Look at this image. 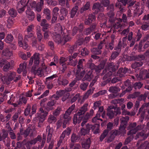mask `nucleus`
<instances>
[{
	"label": "nucleus",
	"instance_id": "nucleus-1",
	"mask_svg": "<svg viewBox=\"0 0 149 149\" xmlns=\"http://www.w3.org/2000/svg\"><path fill=\"white\" fill-rule=\"evenodd\" d=\"M122 2L124 6L126 4L128 5V10L127 11V17H130L132 16L131 10L133 11L134 16H138L139 17L143 13V10L140 8V3L139 2L135 4L132 0H118Z\"/></svg>",
	"mask_w": 149,
	"mask_h": 149
},
{
	"label": "nucleus",
	"instance_id": "nucleus-2",
	"mask_svg": "<svg viewBox=\"0 0 149 149\" xmlns=\"http://www.w3.org/2000/svg\"><path fill=\"white\" fill-rule=\"evenodd\" d=\"M77 60H73L72 59L71 56H69L67 58L61 57L59 62L60 64L59 68V73H66L68 71L67 66L68 65L75 66L77 65Z\"/></svg>",
	"mask_w": 149,
	"mask_h": 149
},
{
	"label": "nucleus",
	"instance_id": "nucleus-3",
	"mask_svg": "<svg viewBox=\"0 0 149 149\" xmlns=\"http://www.w3.org/2000/svg\"><path fill=\"white\" fill-rule=\"evenodd\" d=\"M64 26H61L60 24H56V43L64 45L66 42L71 39L68 35L63 36V30L65 29Z\"/></svg>",
	"mask_w": 149,
	"mask_h": 149
},
{
	"label": "nucleus",
	"instance_id": "nucleus-4",
	"mask_svg": "<svg viewBox=\"0 0 149 149\" xmlns=\"http://www.w3.org/2000/svg\"><path fill=\"white\" fill-rule=\"evenodd\" d=\"M90 130H91L95 134H97L99 132V123H97L95 125H90L88 123L85 125V127H83L81 129L80 133L81 136H84L88 134Z\"/></svg>",
	"mask_w": 149,
	"mask_h": 149
},
{
	"label": "nucleus",
	"instance_id": "nucleus-5",
	"mask_svg": "<svg viewBox=\"0 0 149 149\" xmlns=\"http://www.w3.org/2000/svg\"><path fill=\"white\" fill-rule=\"evenodd\" d=\"M145 59V56L141 54L137 56H127V59L129 61L136 60L138 61L133 63L132 65V68L138 69L139 67L143 64L142 61Z\"/></svg>",
	"mask_w": 149,
	"mask_h": 149
},
{
	"label": "nucleus",
	"instance_id": "nucleus-6",
	"mask_svg": "<svg viewBox=\"0 0 149 149\" xmlns=\"http://www.w3.org/2000/svg\"><path fill=\"white\" fill-rule=\"evenodd\" d=\"M36 2L33 1L32 3L28 1L27 3V9L26 11V17L30 21L33 20L35 18V15L33 12L32 11V9L35 8Z\"/></svg>",
	"mask_w": 149,
	"mask_h": 149
},
{
	"label": "nucleus",
	"instance_id": "nucleus-7",
	"mask_svg": "<svg viewBox=\"0 0 149 149\" xmlns=\"http://www.w3.org/2000/svg\"><path fill=\"white\" fill-rule=\"evenodd\" d=\"M84 61V59H80L77 65V71L76 75L77 77L79 80L81 79L84 77L85 72V70L84 69L83 63Z\"/></svg>",
	"mask_w": 149,
	"mask_h": 149
},
{
	"label": "nucleus",
	"instance_id": "nucleus-8",
	"mask_svg": "<svg viewBox=\"0 0 149 149\" xmlns=\"http://www.w3.org/2000/svg\"><path fill=\"white\" fill-rule=\"evenodd\" d=\"M121 113V110L119 108L116 109L113 106H109L107 109V116L109 118L111 119L115 116L119 115Z\"/></svg>",
	"mask_w": 149,
	"mask_h": 149
},
{
	"label": "nucleus",
	"instance_id": "nucleus-9",
	"mask_svg": "<svg viewBox=\"0 0 149 149\" xmlns=\"http://www.w3.org/2000/svg\"><path fill=\"white\" fill-rule=\"evenodd\" d=\"M107 15L109 17V21L110 22L113 23L115 21L114 18L115 15L114 13V5L111 4L107 6Z\"/></svg>",
	"mask_w": 149,
	"mask_h": 149
},
{
	"label": "nucleus",
	"instance_id": "nucleus-10",
	"mask_svg": "<svg viewBox=\"0 0 149 149\" xmlns=\"http://www.w3.org/2000/svg\"><path fill=\"white\" fill-rule=\"evenodd\" d=\"M136 123H134L130 125L128 129L130 130V131L127 132V134L128 135H132L136 133L138 130L142 128V127L141 125H138L136 127Z\"/></svg>",
	"mask_w": 149,
	"mask_h": 149
},
{
	"label": "nucleus",
	"instance_id": "nucleus-11",
	"mask_svg": "<svg viewBox=\"0 0 149 149\" xmlns=\"http://www.w3.org/2000/svg\"><path fill=\"white\" fill-rule=\"evenodd\" d=\"M33 58L34 60V65L32 68L31 71L33 72L34 73H36V70L34 68V66L36 67V66L39 63V53H35L33 56H32L30 59L29 63V65L31 66L33 64Z\"/></svg>",
	"mask_w": 149,
	"mask_h": 149
},
{
	"label": "nucleus",
	"instance_id": "nucleus-12",
	"mask_svg": "<svg viewBox=\"0 0 149 149\" xmlns=\"http://www.w3.org/2000/svg\"><path fill=\"white\" fill-rule=\"evenodd\" d=\"M0 67H3V70L4 71H7L10 68V66H13L14 64V62L13 60H11L10 62L0 58Z\"/></svg>",
	"mask_w": 149,
	"mask_h": 149
},
{
	"label": "nucleus",
	"instance_id": "nucleus-13",
	"mask_svg": "<svg viewBox=\"0 0 149 149\" xmlns=\"http://www.w3.org/2000/svg\"><path fill=\"white\" fill-rule=\"evenodd\" d=\"M102 74H105L103 78V80H104L102 83V85L104 86L107 83H109L111 81V76L112 75L113 73L112 72L108 71L107 70H104Z\"/></svg>",
	"mask_w": 149,
	"mask_h": 149
},
{
	"label": "nucleus",
	"instance_id": "nucleus-14",
	"mask_svg": "<svg viewBox=\"0 0 149 149\" xmlns=\"http://www.w3.org/2000/svg\"><path fill=\"white\" fill-rule=\"evenodd\" d=\"M38 114L40 122H42L45 120V117L47 115L48 112L46 111L43 110L42 108H41L40 109Z\"/></svg>",
	"mask_w": 149,
	"mask_h": 149
},
{
	"label": "nucleus",
	"instance_id": "nucleus-15",
	"mask_svg": "<svg viewBox=\"0 0 149 149\" xmlns=\"http://www.w3.org/2000/svg\"><path fill=\"white\" fill-rule=\"evenodd\" d=\"M86 71V72L85 71V75L82 78V81H90L93 77V72L92 70H87Z\"/></svg>",
	"mask_w": 149,
	"mask_h": 149
},
{
	"label": "nucleus",
	"instance_id": "nucleus-16",
	"mask_svg": "<svg viewBox=\"0 0 149 149\" xmlns=\"http://www.w3.org/2000/svg\"><path fill=\"white\" fill-rule=\"evenodd\" d=\"M96 27V24L95 23L92 24L91 26L84 29L83 31V34L86 35L90 34L92 32L95 31Z\"/></svg>",
	"mask_w": 149,
	"mask_h": 149
},
{
	"label": "nucleus",
	"instance_id": "nucleus-17",
	"mask_svg": "<svg viewBox=\"0 0 149 149\" xmlns=\"http://www.w3.org/2000/svg\"><path fill=\"white\" fill-rule=\"evenodd\" d=\"M91 4L90 1H88L83 5V6L80 8L79 12L81 14H82L86 11H88L91 9Z\"/></svg>",
	"mask_w": 149,
	"mask_h": 149
},
{
	"label": "nucleus",
	"instance_id": "nucleus-18",
	"mask_svg": "<svg viewBox=\"0 0 149 149\" xmlns=\"http://www.w3.org/2000/svg\"><path fill=\"white\" fill-rule=\"evenodd\" d=\"M2 55L7 59H10L13 56L12 52L8 48H5L3 50Z\"/></svg>",
	"mask_w": 149,
	"mask_h": 149
},
{
	"label": "nucleus",
	"instance_id": "nucleus-19",
	"mask_svg": "<svg viewBox=\"0 0 149 149\" xmlns=\"http://www.w3.org/2000/svg\"><path fill=\"white\" fill-rule=\"evenodd\" d=\"M131 71L126 67L124 68H120L118 70L117 73V75L121 78L125 76V74L127 73H130Z\"/></svg>",
	"mask_w": 149,
	"mask_h": 149
},
{
	"label": "nucleus",
	"instance_id": "nucleus-20",
	"mask_svg": "<svg viewBox=\"0 0 149 149\" xmlns=\"http://www.w3.org/2000/svg\"><path fill=\"white\" fill-rule=\"evenodd\" d=\"M149 46V41H147L145 43V42L141 41L140 42L138 50L139 52L143 51L145 49H146Z\"/></svg>",
	"mask_w": 149,
	"mask_h": 149
},
{
	"label": "nucleus",
	"instance_id": "nucleus-21",
	"mask_svg": "<svg viewBox=\"0 0 149 149\" xmlns=\"http://www.w3.org/2000/svg\"><path fill=\"white\" fill-rule=\"evenodd\" d=\"M26 5V3L25 1H20L18 3L17 8L19 13H22L24 10V7Z\"/></svg>",
	"mask_w": 149,
	"mask_h": 149
},
{
	"label": "nucleus",
	"instance_id": "nucleus-22",
	"mask_svg": "<svg viewBox=\"0 0 149 149\" xmlns=\"http://www.w3.org/2000/svg\"><path fill=\"white\" fill-rule=\"evenodd\" d=\"M102 7L100 4L99 3H94L93 6L92 10L94 12L93 13L96 14L98 13L101 10Z\"/></svg>",
	"mask_w": 149,
	"mask_h": 149
},
{
	"label": "nucleus",
	"instance_id": "nucleus-23",
	"mask_svg": "<svg viewBox=\"0 0 149 149\" xmlns=\"http://www.w3.org/2000/svg\"><path fill=\"white\" fill-rule=\"evenodd\" d=\"M71 119V118L70 116L64 115L63 119H62L63 120L62 126L63 128H65L67 125H69Z\"/></svg>",
	"mask_w": 149,
	"mask_h": 149
},
{
	"label": "nucleus",
	"instance_id": "nucleus-24",
	"mask_svg": "<svg viewBox=\"0 0 149 149\" xmlns=\"http://www.w3.org/2000/svg\"><path fill=\"white\" fill-rule=\"evenodd\" d=\"M26 62H24L23 63H21L19 65V68L17 70L18 73L20 74L21 72H23L24 74H26Z\"/></svg>",
	"mask_w": 149,
	"mask_h": 149
},
{
	"label": "nucleus",
	"instance_id": "nucleus-25",
	"mask_svg": "<svg viewBox=\"0 0 149 149\" xmlns=\"http://www.w3.org/2000/svg\"><path fill=\"white\" fill-rule=\"evenodd\" d=\"M57 83L59 85L65 86L68 84L69 81L68 80L64 78H63L61 76L58 78Z\"/></svg>",
	"mask_w": 149,
	"mask_h": 149
},
{
	"label": "nucleus",
	"instance_id": "nucleus-26",
	"mask_svg": "<svg viewBox=\"0 0 149 149\" xmlns=\"http://www.w3.org/2000/svg\"><path fill=\"white\" fill-rule=\"evenodd\" d=\"M91 143V141L90 138H88L86 140L82 141V147L85 149H89L90 147Z\"/></svg>",
	"mask_w": 149,
	"mask_h": 149
},
{
	"label": "nucleus",
	"instance_id": "nucleus-27",
	"mask_svg": "<svg viewBox=\"0 0 149 149\" xmlns=\"http://www.w3.org/2000/svg\"><path fill=\"white\" fill-rule=\"evenodd\" d=\"M22 38L21 35H19L18 37V44L21 47H22L23 48L25 49H26L28 47V46L27 44L26 43H24V44L22 42Z\"/></svg>",
	"mask_w": 149,
	"mask_h": 149
},
{
	"label": "nucleus",
	"instance_id": "nucleus-28",
	"mask_svg": "<svg viewBox=\"0 0 149 149\" xmlns=\"http://www.w3.org/2000/svg\"><path fill=\"white\" fill-rule=\"evenodd\" d=\"M88 105V104H84L78 111L77 115H81L84 114L87 110Z\"/></svg>",
	"mask_w": 149,
	"mask_h": 149
},
{
	"label": "nucleus",
	"instance_id": "nucleus-29",
	"mask_svg": "<svg viewBox=\"0 0 149 149\" xmlns=\"http://www.w3.org/2000/svg\"><path fill=\"white\" fill-rule=\"evenodd\" d=\"M81 138L80 134L76 135V134L73 133L71 136V139L72 142H78Z\"/></svg>",
	"mask_w": 149,
	"mask_h": 149
},
{
	"label": "nucleus",
	"instance_id": "nucleus-30",
	"mask_svg": "<svg viewBox=\"0 0 149 149\" xmlns=\"http://www.w3.org/2000/svg\"><path fill=\"white\" fill-rule=\"evenodd\" d=\"M104 64L100 63L98 66H96L94 70L97 74H99L101 70L103 69L104 67Z\"/></svg>",
	"mask_w": 149,
	"mask_h": 149
},
{
	"label": "nucleus",
	"instance_id": "nucleus-31",
	"mask_svg": "<svg viewBox=\"0 0 149 149\" xmlns=\"http://www.w3.org/2000/svg\"><path fill=\"white\" fill-rule=\"evenodd\" d=\"M81 51V53L80 54L82 56L84 57L88 56L90 53L89 50L85 47L82 48Z\"/></svg>",
	"mask_w": 149,
	"mask_h": 149
},
{
	"label": "nucleus",
	"instance_id": "nucleus-32",
	"mask_svg": "<svg viewBox=\"0 0 149 149\" xmlns=\"http://www.w3.org/2000/svg\"><path fill=\"white\" fill-rule=\"evenodd\" d=\"M43 15L45 16L46 19L49 20L51 19L50 12L47 8H45L43 11Z\"/></svg>",
	"mask_w": 149,
	"mask_h": 149
},
{
	"label": "nucleus",
	"instance_id": "nucleus-33",
	"mask_svg": "<svg viewBox=\"0 0 149 149\" xmlns=\"http://www.w3.org/2000/svg\"><path fill=\"white\" fill-rule=\"evenodd\" d=\"M115 67V65L113 63H109L108 65L107 70L112 72L113 73L116 70Z\"/></svg>",
	"mask_w": 149,
	"mask_h": 149
},
{
	"label": "nucleus",
	"instance_id": "nucleus-34",
	"mask_svg": "<svg viewBox=\"0 0 149 149\" xmlns=\"http://www.w3.org/2000/svg\"><path fill=\"white\" fill-rule=\"evenodd\" d=\"M149 107V102L143 104L141 107L139 109L138 113V114H140L141 113V116H142L144 113V112L143 111V109L145 107Z\"/></svg>",
	"mask_w": 149,
	"mask_h": 149
},
{
	"label": "nucleus",
	"instance_id": "nucleus-35",
	"mask_svg": "<svg viewBox=\"0 0 149 149\" xmlns=\"http://www.w3.org/2000/svg\"><path fill=\"white\" fill-rule=\"evenodd\" d=\"M120 90V88L116 86H111L109 88V91L111 93L116 94Z\"/></svg>",
	"mask_w": 149,
	"mask_h": 149
},
{
	"label": "nucleus",
	"instance_id": "nucleus-36",
	"mask_svg": "<svg viewBox=\"0 0 149 149\" xmlns=\"http://www.w3.org/2000/svg\"><path fill=\"white\" fill-rule=\"evenodd\" d=\"M75 107V106L74 104L72 105L67 110L64 115L70 116H69L70 115L72 111L74 109Z\"/></svg>",
	"mask_w": 149,
	"mask_h": 149
},
{
	"label": "nucleus",
	"instance_id": "nucleus-37",
	"mask_svg": "<svg viewBox=\"0 0 149 149\" xmlns=\"http://www.w3.org/2000/svg\"><path fill=\"white\" fill-rule=\"evenodd\" d=\"M8 80L10 81L14 79L16 76V73L14 72H10L8 73Z\"/></svg>",
	"mask_w": 149,
	"mask_h": 149
},
{
	"label": "nucleus",
	"instance_id": "nucleus-38",
	"mask_svg": "<svg viewBox=\"0 0 149 149\" xmlns=\"http://www.w3.org/2000/svg\"><path fill=\"white\" fill-rule=\"evenodd\" d=\"M146 130H142L141 132L139 133L138 135L139 136H143V139L144 140L146 139L148 135V133L146 132Z\"/></svg>",
	"mask_w": 149,
	"mask_h": 149
},
{
	"label": "nucleus",
	"instance_id": "nucleus-39",
	"mask_svg": "<svg viewBox=\"0 0 149 149\" xmlns=\"http://www.w3.org/2000/svg\"><path fill=\"white\" fill-rule=\"evenodd\" d=\"M79 8V7L78 6H76L74 7L71 12V17L73 18L76 15Z\"/></svg>",
	"mask_w": 149,
	"mask_h": 149
},
{
	"label": "nucleus",
	"instance_id": "nucleus-40",
	"mask_svg": "<svg viewBox=\"0 0 149 149\" xmlns=\"http://www.w3.org/2000/svg\"><path fill=\"white\" fill-rule=\"evenodd\" d=\"M43 4V0H40V1L39 3H38L36 5V6H35V8L36 9V10L38 12H40L41 10V6ZM36 6V4H35Z\"/></svg>",
	"mask_w": 149,
	"mask_h": 149
},
{
	"label": "nucleus",
	"instance_id": "nucleus-41",
	"mask_svg": "<svg viewBox=\"0 0 149 149\" xmlns=\"http://www.w3.org/2000/svg\"><path fill=\"white\" fill-rule=\"evenodd\" d=\"M88 84L89 83L88 82H83L81 83L79 85L80 89L83 91H86Z\"/></svg>",
	"mask_w": 149,
	"mask_h": 149
},
{
	"label": "nucleus",
	"instance_id": "nucleus-42",
	"mask_svg": "<svg viewBox=\"0 0 149 149\" xmlns=\"http://www.w3.org/2000/svg\"><path fill=\"white\" fill-rule=\"evenodd\" d=\"M14 19L12 17H9L7 20V26L8 28H10L14 23Z\"/></svg>",
	"mask_w": 149,
	"mask_h": 149
},
{
	"label": "nucleus",
	"instance_id": "nucleus-43",
	"mask_svg": "<svg viewBox=\"0 0 149 149\" xmlns=\"http://www.w3.org/2000/svg\"><path fill=\"white\" fill-rule=\"evenodd\" d=\"M91 51L93 54L97 55L101 54L102 53L101 51L97 47L93 48L91 49Z\"/></svg>",
	"mask_w": 149,
	"mask_h": 149
},
{
	"label": "nucleus",
	"instance_id": "nucleus-44",
	"mask_svg": "<svg viewBox=\"0 0 149 149\" xmlns=\"http://www.w3.org/2000/svg\"><path fill=\"white\" fill-rule=\"evenodd\" d=\"M147 148H149V143L146 141L141 144L137 149H146Z\"/></svg>",
	"mask_w": 149,
	"mask_h": 149
},
{
	"label": "nucleus",
	"instance_id": "nucleus-45",
	"mask_svg": "<svg viewBox=\"0 0 149 149\" xmlns=\"http://www.w3.org/2000/svg\"><path fill=\"white\" fill-rule=\"evenodd\" d=\"M52 101L49 102L47 104V105L49 106H53L54 104V102L56 100V95H53L51 97Z\"/></svg>",
	"mask_w": 149,
	"mask_h": 149
},
{
	"label": "nucleus",
	"instance_id": "nucleus-46",
	"mask_svg": "<svg viewBox=\"0 0 149 149\" xmlns=\"http://www.w3.org/2000/svg\"><path fill=\"white\" fill-rule=\"evenodd\" d=\"M108 133V130H105L100 137V141H102L104 139Z\"/></svg>",
	"mask_w": 149,
	"mask_h": 149
},
{
	"label": "nucleus",
	"instance_id": "nucleus-47",
	"mask_svg": "<svg viewBox=\"0 0 149 149\" xmlns=\"http://www.w3.org/2000/svg\"><path fill=\"white\" fill-rule=\"evenodd\" d=\"M13 38L12 35L8 34L4 40L7 43H10L13 40Z\"/></svg>",
	"mask_w": 149,
	"mask_h": 149
},
{
	"label": "nucleus",
	"instance_id": "nucleus-48",
	"mask_svg": "<svg viewBox=\"0 0 149 149\" xmlns=\"http://www.w3.org/2000/svg\"><path fill=\"white\" fill-rule=\"evenodd\" d=\"M94 89V88H90L87 91L86 93L85 94L84 97L85 98H88L90 95L91 94L93 93Z\"/></svg>",
	"mask_w": 149,
	"mask_h": 149
},
{
	"label": "nucleus",
	"instance_id": "nucleus-49",
	"mask_svg": "<svg viewBox=\"0 0 149 149\" xmlns=\"http://www.w3.org/2000/svg\"><path fill=\"white\" fill-rule=\"evenodd\" d=\"M122 80V78L120 77L117 76L114 77L112 79H111V83L112 84H115L118 81H120Z\"/></svg>",
	"mask_w": 149,
	"mask_h": 149
},
{
	"label": "nucleus",
	"instance_id": "nucleus-50",
	"mask_svg": "<svg viewBox=\"0 0 149 149\" xmlns=\"http://www.w3.org/2000/svg\"><path fill=\"white\" fill-rule=\"evenodd\" d=\"M140 95V92H135L132 94L130 95H129V97L130 98H135L138 97Z\"/></svg>",
	"mask_w": 149,
	"mask_h": 149
},
{
	"label": "nucleus",
	"instance_id": "nucleus-51",
	"mask_svg": "<svg viewBox=\"0 0 149 149\" xmlns=\"http://www.w3.org/2000/svg\"><path fill=\"white\" fill-rule=\"evenodd\" d=\"M121 27V25L120 23L117 21L116 23L113 24V26L111 28V29L112 30H115L120 28Z\"/></svg>",
	"mask_w": 149,
	"mask_h": 149
},
{
	"label": "nucleus",
	"instance_id": "nucleus-52",
	"mask_svg": "<svg viewBox=\"0 0 149 149\" xmlns=\"http://www.w3.org/2000/svg\"><path fill=\"white\" fill-rule=\"evenodd\" d=\"M9 14L12 17H15L17 15V12L13 8L10 9L8 11Z\"/></svg>",
	"mask_w": 149,
	"mask_h": 149
},
{
	"label": "nucleus",
	"instance_id": "nucleus-53",
	"mask_svg": "<svg viewBox=\"0 0 149 149\" xmlns=\"http://www.w3.org/2000/svg\"><path fill=\"white\" fill-rule=\"evenodd\" d=\"M79 100L80 99V94L79 93H77L70 100V103L71 104L73 103L77 99H78V101L79 100Z\"/></svg>",
	"mask_w": 149,
	"mask_h": 149
},
{
	"label": "nucleus",
	"instance_id": "nucleus-54",
	"mask_svg": "<svg viewBox=\"0 0 149 149\" xmlns=\"http://www.w3.org/2000/svg\"><path fill=\"white\" fill-rule=\"evenodd\" d=\"M126 127H124L123 126L120 125L119 127V130L120 134H124L126 133V130H125Z\"/></svg>",
	"mask_w": 149,
	"mask_h": 149
},
{
	"label": "nucleus",
	"instance_id": "nucleus-55",
	"mask_svg": "<svg viewBox=\"0 0 149 149\" xmlns=\"http://www.w3.org/2000/svg\"><path fill=\"white\" fill-rule=\"evenodd\" d=\"M101 105V101H97L94 103L93 108L94 110H95L97 108L99 107H100Z\"/></svg>",
	"mask_w": 149,
	"mask_h": 149
},
{
	"label": "nucleus",
	"instance_id": "nucleus-56",
	"mask_svg": "<svg viewBox=\"0 0 149 149\" xmlns=\"http://www.w3.org/2000/svg\"><path fill=\"white\" fill-rule=\"evenodd\" d=\"M77 49V46L74 45V46H71L68 49V51L69 52L72 54V53Z\"/></svg>",
	"mask_w": 149,
	"mask_h": 149
},
{
	"label": "nucleus",
	"instance_id": "nucleus-57",
	"mask_svg": "<svg viewBox=\"0 0 149 149\" xmlns=\"http://www.w3.org/2000/svg\"><path fill=\"white\" fill-rule=\"evenodd\" d=\"M52 23H55L56 21V7L54 8L53 11V17L52 19Z\"/></svg>",
	"mask_w": 149,
	"mask_h": 149
},
{
	"label": "nucleus",
	"instance_id": "nucleus-58",
	"mask_svg": "<svg viewBox=\"0 0 149 149\" xmlns=\"http://www.w3.org/2000/svg\"><path fill=\"white\" fill-rule=\"evenodd\" d=\"M65 93L64 90H61L56 91V100L59 97L63 95Z\"/></svg>",
	"mask_w": 149,
	"mask_h": 149
},
{
	"label": "nucleus",
	"instance_id": "nucleus-59",
	"mask_svg": "<svg viewBox=\"0 0 149 149\" xmlns=\"http://www.w3.org/2000/svg\"><path fill=\"white\" fill-rule=\"evenodd\" d=\"M88 18L93 22L95 20L96 17L93 14L91 13L88 15Z\"/></svg>",
	"mask_w": 149,
	"mask_h": 149
},
{
	"label": "nucleus",
	"instance_id": "nucleus-60",
	"mask_svg": "<svg viewBox=\"0 0 149 149\" xmlns=\"http://www.w3.org/2000/svg\"><path fill=\"white\" fill-rule=\"evenodd\" d=\"M114 39H113L112 38L111 39V42L110 43H109L108 45V49H109L111 50H112L113 49L114 47Z\"/></svg>",
	"mask_w": 149,
	"mask_h": 149
},
{
	"label": "nucleus",
	"instance_id": "nucleus-61",
	"mask_svg": "<svg viewBox=\"0 0 149 149\" xmlns=\"http://www.w3.org/2000/svg\"><path fill=\"white\" fill-rule=\"evenodd\" d=\"M100 1L102 4L106 7L108 6L110 3L109 0H100Z\"/></svg>",
	"mask_w": 149,
	"mask_h": 149
},
{
	"label": "nucleus",
	"instance_id": "nucleus-62",
	"mask_svg": "<svg viewBox=\"0 0 149 149\" xmlns=\"http://www.w3.org/2000/svg\"><path fill=\"white\" fill-rule=\"evenodd\" d=\"M120 53V52L116 51L113 52L111 56V58L113 59L115 58L118 56Z\"/></svg>",
	"mask_w": 149,
	"mask_h": 149
},
{
	"label": "nucleus",
	"instance_id": "nucleus-63",
	"mask_svg": "<svg viewBox=\"0 0 149 149\" xmlns=\"http://www.w3.org/2000/svg\"><path fill=\"white\" fill-rule=\"evenodd\" d=\"M133 138V136L132 135H130L127 137L125 140L124 144L125 145L127 144L132 141Z\"/></svg>",
	"mask_w": 149,
	"mask_h": 149
},
{
	"label": "nucleus",
	"instance_id": "nucleus-64",
	"mask_svg": "<svg viewBox=\"0 0 149 149\" xmlns=\"http://www.w3.org/2000/svg\"><path fill=\"white\" fill-rule=\"evenodd\" d=\"M141 28L144 31H147L149 29V24L146 23L143 24L141 26Z\"/></svg>",
	"mask_w": 149,
	"mask_h": 149
}]
</instances>
